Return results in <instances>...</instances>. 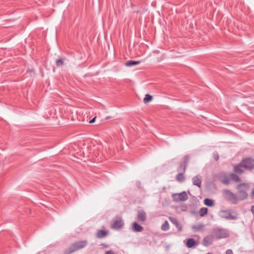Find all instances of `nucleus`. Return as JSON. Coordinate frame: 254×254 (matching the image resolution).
I'll return each instance as SVG.
<instances>
[{"mask_svg":"<svg viewBox=\"0 0 254 254\" xmlns=\"http://www.w3.org/2000/svg\"><path fill=\"white\" fill-rule=\"evenodd\" d=\"M86 240L76 241L72 243L67 249L64 251L65 254H71V253L85 248L87 245Z\"/></svg>","mask_w":254,"mask_h":254,"instance_id":"f257e3e1","label":"nucleus"},{"mask_svg":"<svg viewBox=\"0 0 254 254\" xmlns=\"http://www.w3.org/2000/svg\"><path fill=\"white\" fill-rule=\"evenodd\" d=\"M238 190V198L241 200H243L248 197L247 191L249 189V186L247 183H242L237 186Z\"/></svg>","mask_w":254,"mask_h":254,"instance_id":"f03ea898","label":"nucleus"},{"mask_svg":"<svg viewBox=\"0 0 254 254\" xmlns=\"http://www.w3.org/2000/svg\"><path fill=\"white\" fill-rule=\"evenodd\" d=\"M212 235L216 239H221L229 236L226 230L222 228H214L212 230Z\"/></svg>","mask_w":254,"mask_h":254,"instance_id":"7ed1b4c3","label":"nucleus"},{"mask_svg":"<svg viewBox=\"0 0 254 254\" xmlns=\"http://www.w3.org/2000/svg\"><path fill=\"white\" fill-rule=\"evenodd\" d=\"M223 195L225 198L231 201L232 203L234 204H236L238 203V197L236 196V195L231 192L230 190H225L223 191Z\"/></svg>","mask_w":254,"mask_h":254,"instance_id":"20e7f679","label":"nucleus"},{"mask_svg":"<svg viewBox=\"0 0 254 254\" xmlns=\"http://www.w3.org/2000/svg\"><path fill=\"white\" fill-rule=\"evenodd\" d=\"M124 225V222L120 217H115L112 222L111 226L114 229L118 230L122 228Z\"/></svg>","mask_w":254,"mask_h":254,"instance_id":"39448f33","label":"nucleus"},{"mask_svg":"<svg viewBox=\"0 0 254 254\" xmlns=\"http://www.w3.org/2000/svg\"><path fill=\"white\" fill-rule=\"evenodd\" d=\"M220 216L227 220H236L238 218V214L237 213H236L235 215H232L230 210H226L221 211Z\"/></svg>","mask_w":254,"mask_h":254,"instance_id":"423d86ee","label":"nucleus"},{"mask_svg":"<svg viewBox=\"0 0 254 254\" xmlns=\"http://www.w3.org/2000/svg\"><path fill=\"white\" fill-rule=\"evenodd\" d=\"M172 198L174 201L176 202L184 201L188 199L187 192L185 191L180 193H175L172 195Z\"/></svg>","mask_w":254,"mask_h":254,"instance_id":"0eeeda50","label":"nucleus"},{"mask_svg":"<svg viewBox=\"0 0 254 254\" xmlns=\"http://www.w3.org/2000/svg\"><path fill=\"white\" fill-rule=\"evenodd\" d=\"M244 168L248 170H252L254 168V160L251 158H246L241 162Z\"/></svg>","mask_w":254,"mask_h":254,"instance_id":"6e6552de","label":"nucleus"},{"mask_svg":"<svg viewBox=\"0 0 254 254\" xmlns=\"http://www.w3.org/2000/svg\"><path fill=\"white\" fill-rule=\"evenodd\" d=\"M219 180L223 184L228 185L230 184V178L227 174L224 173H220L218 175Z\"/></svg>","mask_w":254,"mask_h":254,"instance_id":"1a4fd4ad","label":"nucleus"},{"mask_svg":"<svg viewBox=\"0 0 254 254\" xmlns=\"http://www.w3.org/2000/svg\"><path fill=\"white\" fill-rule=\"evenodd\" d=\"M213 238L212 234L205 237L202 241V245L205 247L210 246L213 242Z\"/></svg>","mask_w":254,"mask_h":254,"instance_id":"9d476101","label":"nucleus"},{"mask_svg":"<svg viewBox=\"0 0 254 254\" xmlns=\"http://www.w3.org/2000/svg\"><path fill=\"white\" fill-rule=\"evenodd\" d=\"M137 219L139 221L144 222L146 218V213L143 210H139L137 211Z\"/></svg>","mask_w":254,"mask_h":254,"instance_id":"9b49d317","label":"nucleus"},{"mask_svg":"<svg viewBox=\"0 0 254 254\" xmlns=\"http://www.w3.org/2000/svg\"><path fill=\"white\" fill-rule=\"evenodd\" d=\"M169 219L171 221V222H172L174 225H175V226L177 227L178 231H182V226H181V224L179 223L178 220L176 218L173 217H169Z\"/></svg>","mask_w":254,"mask_h":254,"instance_id":"f8f14e48","label":"nucleus"},{"mask_svg":"<svg viewBox=\"0 0 254 254\" xmlns=\"http://www.w3.org/2000/svg\"><path fill=\"white\" fill-rule=\"evenodd\" d=\"M190 159V156L189 154L185 155L183 159V162L181 163V164H183V168L182 171L184 172H186V170L188 166Z\"/></svg>","mask_w":254,"mask_h":254,"instance_id":"ddd939ff","label":"nucleus"},{"mask_svg":"<svg viewBox=\"0 0 254 254\" xmlns=\"http://www.w3.org/2000/svg\"><path fill=\"white\" fill-rule=\"evenodd\" d=\"M107 231L104 230H98L96 232V236L97 238L101 239L106 237L108 235Z\"/></svg>","mask_w":254,"mask_h":254,"instance_id":"4468645a","label":"nucleus"},{"mask_svg":"<svg viewBox=\"0 0 254 254\" xmlns=\"http://www.w3.org/2000/svg\"><path fill=\"white\" fill-rule=\"evenodd\" d=\"M143 230V228L137 222H134L132 224V230L133 232H140Z\"/></svg>","mask_w":254,"mask_h":254,"instance_id":"2eb2a0df","label":"nucleus"},{"mask_svg":"<svg viewBox=\"0 0 254 254\" xmlns=\"http://www.w3.org/2000/svg\"><path fill=\"white\" fill-rule=\"evenodd\" d=\"M192 183L193 185L200 187L201 184V177L200 176H196L192 178Z\"/></svg>","mask_w":254,"mask_h":254,"instance_id":"dca6fc26","label":"nucleus"},{"mask_svg":"<svg viewBox=\"0 0 254 254\" xmlns=\"http://www.w3.org/2000/svg\"><path fill=\"white\" fill-rule=\"evenodd\" d=\"M243 165L241 164V162L234 167V171L237 173L241 174L244 172Z\"/></svg>","mask_w":254,"mask_h":254,"instance_id":"f3484780","label":"nucleus"},{"mask_svg":"<svg viewBox=\"0 0 254 254\" xmlns=\"http://www.w3.org/2000/svg\"><path fill=\"white\" fill-rule=\"evenodd\" d=\"M196 242L192 238H190L188 240L186 245L189 248H191L195 246Z\"/></svg>","mask_w":254,"mask_h":254,"instance_id":"a211bd4d","label":"nucleus"},{"mask_svg":"<svg viewBox=\"0 0 254 254\" xmlns=\"http://www.w3.org/2000/svg\"><path fill=\"white\" fill-rule=\"evenodd\" d=\"M185 172H180L176 176V180L180 183L183 182L185 181V176L184 175Z\"/></svg>","mask_w":254,"mask_h":254,"instance_id":"6ab92c4d","label":"nucleus"},{"mask_svg":"<svg viewBox=\"0 0 254 254\" xmlns=\"http://www.w3.org/2000/svg\"><path fill=\"white\" fill-rule=\"evenodd\" d=\"M204 203L205 205L209 207H212L214 205V200L208 198L204 199Z\"/></svg>","mask_w":254,"mask_h":254,"instance_id":"aec40b11","label":"nucleus"},{"mask_svg":"<svg viewBox=\"0 0 254 254\" xmlns=\"http://www.w3.org/2000/svg\"><path fill=\"white\" fill-rule=\"evenodd\" d=\"M140 63V61H134L129 60V61H128L125 64L127 66H134L135 65L138 64Z\"/></svg>","mask_w":254,"mask_h":254,"instance_id":"412c9836","label":"nucleus"},{"mask_svg":"<svg viewBox=\"0 0 254 254\" xmlns=\"http://www.w3.org/2000/svg\"><path fill=\"white\" fill-rule=\"evenodd\" d=\"M230 176V180L232 179V180L236 182H239L241 181L240 178L237 175L234 173H231Z\"/></svg>","mask_w":254,"mask_h":254,"instance_id":"4be33fe9","label":"nucleus"},{"mask_svg":"<svg viewBox=\"0 0 254 254\" xmlns=\"http://www.w3.org/2000/svg\"><path fill=\"white\" fill-rule=\"evenodd\" d=\"M161 230L164 231H167L169 229V225L167 221H165L164 223L161 225Z\"/></svg>","mask_w":254,"mask_h":254,"instance_id":"5701e85b","label":"nucleus"},{"mask_svg":"<svg viewBox=\"0 0 254 254\" xmlns=\"http://www.w3.org/2000/svg\"><path fill=\"white\" fill-rule=\"evenodd\" d=\"M153 99V97L149 94H146L144 98L143 99V102L145 104H147Z\"/></svg>","mask_w":254,"mask_h":254,"instance_id":"b1692460","label":"nucleus"},{"mask_svg":"<svg viewBox=\"0 0 254 254\" xmlns=\"http://www.w3.org/2000/svg\"><path fill=\"white\" fill-rule=\"evenodd\" d=\"M208 209L206 207H202L200 208L199 211V214L200 216H203L207 213Z\"/></svg>","mask_w":254,"mask_h":254,"instance_id":"393cba45","label":"nucleus"},{"mask_svg":"<svg viewBox=\"0 0 254 254\" xmlns=\"http://www.w3.org/2000/svg\"><path fill=\"white\" fill-rule=\"evenodd\" d=\"M64 63V62L62 59H58L56 61V65L58 66L63 65Z\"/></svg>","mask_w":254,"mask_h":254,"instance_id":"a878e982","label":"nucleus"},{"mask_svg":"<svg viewBox=\"0 0 254 254\" xmlns=\"http://www.w3.org/2000/svg\"><path fill=\"white\" fill-rule=\"evenodd\" d=\"M213 156L214 159L216 161L218 160V159H219V155H218V153H213Z\"/></svg>","mask_w":254,"mask_h":254,"instance_id":"bb28decb","label":"nucleus"},{"mask_svg":"<svg viewBox=\"0 0 254 254\" xmlns=\"http://www.w3.org/2000/svg\"><path fill=\"white\" fill-rule=\"evenodd\" d=\"M183 168V164L181 163L179 167H178L177 170L179 172H182Z\"/></svg>","mask_w":254,"mask_h":254,"instance_id":"cd10ccee","label":"nucleus"},{"mask_svg":"<svg viewBox=\"0 0 254 254\" xmlns=\"http://www.w3.org/2000/svg\"><path fill=\"white\" fill-rule=\"evenodd\" d=\"M226 254H233V252L231 250L228 249L226 251Z\"/></svg>","mask_w":254,"mask_h":254,"instance_id":"c85d7f7f","label":"nucleus"},{"mask_svg":"<svg viewBox=\"0 0 254 254\" xmlns=\"http://www.w3.org/2000/svg\"><path fill=\"white\" fill-rule=\"evenodd\" d=\"M105 254H115V253L113 251L110 250V251H107L106 252Z\"/></svg>","mask_w":254,"mask_h":254,"instance_id":"c756f323","label":"nucleus"},{"mask_svg":"<svg viewBox=\"0 0 254 254\" xmlns=\"http://www.w3.org/2000/svg\"><path fill=\"white\" fill-rule=\"evenodd\" d=\"M96 117H95L94 118H93L91 120H90V121H89V123H90V124H92V123H94V122H95V119H96Z\"/></svg>","mask_w":254,"mask_h":254,"instance_id":"7c9ffc66","label":"nucleus"},{"mask_svg":"<svg viewBox=\"0 0 254 254\" xmlns=\"http://www.w3.org/2000/svg\"><path fill=\"white\" fill-rule=\"evenodd\" d=\"M254 216V205H252L251 206V209Z\"/></svg>","mask_w":254,"mask_h":254,"instance_id":"2f4dec72","label":"nucleus"},{"mask_svg":"<svg viewBox=\"0 0 254 254\" xmlns=\"http://www.w3.org/2000/svg\"><path fill=\"white\" fill-rule=\"evenodd\" d=\"M101 246H103V247H104L105 248H107L108 247V245L107 244H104V243H102L101 244Z\"/></svg>","mask_w":254,"mask_h":254,"instance_id":"473e14b6","label":"nucleus"},{"mask_svg":"<svg viewBox=\"0 0 254 254\" xmlns=\"http://www.w3.org/2000/svg\"><path fill=\"white\" fill-rule=\"evenodd\" d=\"M252 198H254V188H253L252 191Z\"/></svg>","mask_w":254,"mask_h":254,"instance_id":"72a5a7b5","label":"nucleus"},{"mask_svg":"<svg viewBox=\"0 0 254 254\" xmlns=\"http://www.w3.org/2000/svg\"><path fill=\"white\" fill-rule=\"evenodd\" d=\"M106 119H110V117H107Z\"/></svg>","mask_w":254,"mask_h":254,"instance_id":"f704fd0d","label":"nucleus"}]
</instances>
